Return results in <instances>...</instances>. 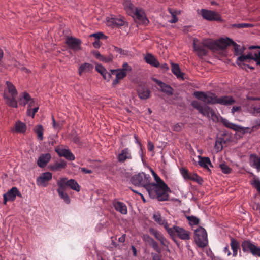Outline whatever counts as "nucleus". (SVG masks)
Segmentation results:
<instances>
[{
    "instance_id": "bb28decb",
    "label": "nucleus",
    "mask_w": 260,
    "mask_h": 260,
    "mask_svg": "<svg viewBox=\"0 0 260 260\" xmlns=\"http://www.w3.org/2000/svg\"><path fill=\"white\" fill-rule=\"evenodd\" d=\"M232 43H234V41L232 39L229 38L225 39L221 38L217 41V47L221 49H225L228 46L232 45Z\"/></svg>"
},
{
    "instance_id": "1a4fd4ad",
    "label": "nucleus",
    "mask_w": 260,
    "mask_h": 260,
    "mask_svg": "<svg viewBox=\"0 0 260 260\" xmlns=\"http://www.w3.org/2000/svg\"><path fill=\"white\" fill-rule=\"evenodd\" d=\"M151 181L150 176L143 172L135 175L131 178V181L133 184L135 186H142L144 188Z\"/></svg>"
},
{
    "instance_id": "13d9d810",
    "label": "nucleus",
    "mask_w": 260,
    "mask_h": 260,
    "mask_svg": "<svg viewBox=\"0 0 260 260\" xmlns=\"http://www.w3.org/2000/svg\"><path fill=\"white\" fill-rule=\"evenodd\" d=\"M121 71H123L125 73H126V71H130L132 70V68L129 66V64L127 63H124L122 65V69H120Z\"/></svg>"
},
{
    "instance_id": "9b49d317",
    "label": "nucleus",
    "mask_w": 260,
    "mask_h": 260,
    "mask_svg": "<svg viewBox=\"0 0 260 260\" xmlns=\"http://www.w3.org/2000/svg\"><path fill=\"white\" fill-rule=\"evenodd\" d=\"M200 14L204 19L208 21H221L222 20L219 14L213 11L203 9L201 10Z\"/></svg>"
},
{
    "instance_id": "7ed1b4c3",
    "label": "nucleus",
    "mask_w": 260,
    "mask_h": 260,
    "mask_svg": "<svg viewBox=\"0 0 260 260\" xmlns=\"http://www.w3.org/2000/svg\"><path fill=\"white\" fill-rule=\"evenodd\" d=\"M6 85L7 88L4 92V98L6 100V103L10 107L17 108L18 107V101L16 100L17 91L12 83L7 81Z\"/></svg>"
},
{
    "instance_id": "0eeeda50",
    "label": "nucleus",
    "mask_w": 260,
    "mask_h": 260,
    "mask_svg": "<svg viewBox=\"0 0 260 260\" xmlns=\"http://www.w3.org/2000/svg\"><path fill=\"white\" fill-rule=\"evenodd\" d=\"M194 241L197 245L201 248H204L208 245V240L207 233L205 229L201 226L194 231Z\"/></svg>"
},
{
    "instance_id": "c85d7f7f",
    "label": "nucleus",
    "mask_w": 260,
    "mask_h": 260,
    "mask_svg": "<svg viewBox=\"0 0 260 260\" xmlns=\"http://www.w3.org/2000/svg\"><path fill=\"white\" fill-rule=\"evenodd\" d=\"M114 207L117 211L122 214H126L127 213V207L125 204L121 202H115L114 203Z\"/></svg>"
},
{
    "instance_id": "052dcab7",
    "label": "nucleus",
    "mask_w": 260,
    "mask_h": 260,
    "mask_svg": "<svg viewBox=\"0 0 260 260\" xmlns=\"http://www.w3.org/2000/svg\"><path fill=\"white\" fill-rule=\"evenodd\" d=\"M252 185L256 188L260 193V181L259 180L255 179L253 181Z\"/></svg>"
},
{
    "instance_id": "4d7b16f0",
    "label": "nucleus",
    "mask_w": 260,
    "mask_h": 260,
    "mask_svg": "<svg viewBox=\"0 0 260 260\" xmlns=\"http://www.w3.org/2000/svg\"><path fill=\"white\" fill-rule=\"evenodd\" d=\"M232 45H233L234 52L236 54L238 53H241L242 52L240 49V46L236 44L234 42V43H232Z\"/></svg>"
},
{
    "instance_id": "f704fd0d",
    "label": "nucleus",
    "mask_w": 260,
    "mask_h": 260,
    "mask_svg": "<svg viewBox=\"0 0 260 260\" xmlns=\"http://www.w3.org/2000/svg\"><path fill=\"white\" fill-rule=\"evenodd\" d=\"M203 43L208 50H214L217 48V41H213L212 40H205L203 41Z\"/></svg>"
},
{
    "instance_id": "dca6fc26",
    "label": "nucleus",
    "mask_w": 260,
    "mask_h": 260,
    "mask_svg": "<svg viewBox=\"0 0 260 260\" xmlns=\"http://www.w3.org/2000/svg\"><path fill=\"white\" fill-rule=\"evenodd\" d=\"M248 105L247 110L249 113L253 115H256L260 113V104H257L254 101L258 99L256 98L248 97Z\"/></svg>"
},
{
    "instance_id": "f03ea898",
    "label": "nucleus",
    "mask_w": 260,
    "mask_h": 260,
    "mask_svg": "<svg viewBox=\"0 0 260 260\" xmlns=\"http://www.w3.org/2000/svg\"><path fill=\"white\" fill-rule=\"evenodd\" d=\"M123 5L127 13L132 16L137 22L144 25L148 24L149 20L143 9L136 7L130 1H125Z\"/></svg>"
},
{
    "instance_id": "393cba45",
    "label": "nucleus",
    "mask_w": 260,
    "mask_h": 260,
    "mask_svg": "<svg viewBox=\"0 0 260 260\" xmlns=\"http://www.w3.org/2000/svg\"><path fill=\"white\" fill-rule=\"evenodd\" d=\"M107 22L108 25L111 27H114L115 26H121L124 24V22L122 19L115 17L108 18Z\"/></svg>"
},
{
    "instance_id": "6ab92c4d",
    "label": "nucleus",
    "mask_w": 260,
    "mask_h": 260,
    "mask_svg": "<svg viewBox=\"0 0 260 260\" xmlns=\"http://www.w3.org/2000/svg\"><path fill=\"white\" fill-rule=\"evenodd\" d=\"M55 151L61 157H64L69 160H74L75 159L74 155L68 149L56 148Z\"/></svg>"
},
{
    "instance_id": "8fccbe9b",
    "label": "nucleus",
    "mask_w": 260,
    "mask_h": 260,
    "mask_svg": "<svg viewBox=\"0 0 260 260\" xmlns=\"http://www.w3.org/2000/svg\"><path fill=\"white\" fill-rule=\"evenodd\" d=\"M238 127L236 129V131L242 133L243 134L246 133H251L252 130L249 127H243L240 126L238 125Z\"/></svg>"
},
{
    "instance_id": "f257e3e1",
    "label": "nucleus",
    "mask_w": 260,
    "mask_h": 260,
    "mask_svg": "<svg viewBox=\"0 0 260 260\" xmlns=\"http://www.w3.org/2000/svg\"><path fill=\"white\" fill-rule=\"evenodd\" d=\"M148 192L149 197L152 199H157L159 201H165L168 200V191L169 188H165L160 184L151 183L150 181L144 188Z\"/></svg>"
},
{
    "instance_id": "6e6552de",
    "label": "nucleus",
    "mask_w": 260,
    "mask_h": 260,
    "mask_svg": "<svg viewBox=\"0 0 260 260\" xmlns=\"http://www.w3.org/2000/svg\"><path fill=\"white\" fill-rule=\"evenodd\" d=\"M193 96L199 100L204 102L207 104H216L218 102V96L212 92L206 93L203 91H195Z\"/></svg>"
},
{
    "instance_id": "412c9836",
    "label": "nucleus",
    "mask_w": 260,
    "mask_h": 260,
    "mask_svg": "<svg viewBox=\"0 0 260 260\" xmlns=\"http://www.w3.org/2000/svg\"><path fill=\"white\" fill-rule=\"evenodd\" d=\"M153 218L154 221L158 224L162 225L167 231V233L168 232V230L170 229L171 227L169 226V224L168 223L167 220L161 216V215L159 213L154 214L153 215Z\"/></svg>"
},
{
    "instance_id": "69168bd1",
    "label": "nucleus",
    "mask_w": 260,
    "mask_h": 260,
    "mask_svg": "<svg viewBox=\"0 0 260 260\" xmlns=\"http://www.w3.org/2000/svg\"><path fill=\"white\" fill-rule=\"evenodd\" d=\"M114 51L121 54H125V51L121 48L114 46Z\"/></svg>"
},
{
    "instance_id": "2eb2a0df",
    "label": "nucleus",
    "mask_w": 260,
    "mask_h": 260,
    "mask_svg": "<svg viewBox=\"0 0 260 260\" xmlns=\"http://www.w3.org/2000/svg\"><path fill=\"white\" fill-rule=\"evenodd\" d=\"M21 197V194L16 187H13L3 195L4 204L6 205L8 201H14L16 196Z\"/></svg>"
},
{
    "instance_id": "4be33fe9",
    "label": "nucleus",
    "mask_w": 260,
    "mask_h": 260,
    "mask_svg": "<svg viewBox=\"0 0 260 260\" xmlns=\"http://www.w3.org/2000/svg\"><path fill=\"white\" fill-rule=\"evenodd\" d=\"M145 62L152 67L158 68L160 63L156 57L151 53H147L144 57Z\"/></svg>"
},
{
    "instance_id": "2f4dec72",
    "label": "nucleus",
    "mask_w": 260,
    "mask_h": 260,
    "mask_svg": "<svg viewBox=\"0 0 260 260\" xmlns=\"http://www.w3.org/2000/svg\"><path fill=\"white\" fill-rule=\"evenodd\" d=\"M26 125L24 123L17 121L15 123L13 131L17 133H24L26 130Z\"/></svg>"
},
{
    "instance_id": "e433bc0d",
    "label": "nucleus",
    "mask_w": 260,
    "mask_h": 260,
    "mask_svg": "<svg viewBox=\"0 0 260 260\" xmlns=\"http://www.w3.org/2000/svg\"><path fill=\"white\" fill-rule=\"evenodd\" d=\"M221 122L227 128L236 131L238 127V125L230 122L226 119L221 118Z\"/></svg>"
},
{
    "instance_id": "338daca9",
    "label": "nucleus",
    "mask_w": 260,
    "mask_h": 260,
    "mask_svg": "<svg viewBox=\"0 0 260 260\" xmlns=\"http://www.w3.org/2000/svg\"><path fill=\"white\" fill-rule=\"evenodd\" d=\"M151 255L152 260H161V255L157 253H152Z\"/></svg>"
},
{
    "instance_id": "bf43d9fd",
    "label": "nucleus",
    "mask_w": 260,
    "mask_h": 260,
    "mask_svg": "<svg viewBox=\"0 0 260 260\" xmlns=\"http://www.w3.org/2000/svg\"><path fill=\"white\" fill-rule=\"evenodd\" d=\"M96 70L102 75L106 70V69L101 64H98L95 67Z\"/></svg>"
},
{
    "instance_id": "f3484780",
    "label": "nucleus",
    "mask_w": 260,
    "mask_h": 260,
    "mask_svg": "<svg viewBox=\"0 0 260 260\" xmlns=\"http://www.w3.org/2000/svg\"><path fill=\"white\" fill-rule=\"evenodd\" d=\"M152 80L159 86V88H158V90H160L168 96H171L173 94L174 89L170 85L166 84L165 83L156 78H152Z\"/></svg>"
},
{
    "instance_id": "c03bdc74",
    "label": "nucleus",
    "mask_w": 260,
    "mask_h": 260,
    "mask_svg": "<svg viewBox=\"0 0 260 260\" xmlns=\"http://www.w3.org/2000/svg\"><path fill=\"white\" fill-rule=\"evenodd\" d=\"M65 190H61L60 189H57V192L59 197L64 200L66 203L69 204L70 202V200L69 196L64 192Z\"/></svg>"
},
{
    "instance_id": "603ef678",
    "label": "nucleus",
    "mask_w": 260,
    "mask_h": 260,
    "mask_svg": "<svg viewBox=\"0 0 260 260\" xmlns=\"http://www.w3.org/2000/svg\"><path fill=\"white\" fill-rule=\"evenodd\" d=\"M169 11L172 16V19L169 20V22H170L171 23H174L177 22L178 21V18L176 15L175 12L173 11L171 9H169Z\"/></svg>"
},
{
    "instance_id": "6e6d98bb",
    "label": "nucleus",
    "mask_w": 260,
    "mask_h": 260,
    "mask_svg": "<svg viewBox=\"0 0 260 260\" xmlns=\"http://www.w3.org/2000/svg\"><path fill=\"white\" fill-rule=\"evenodd\" d=\"M90 37H94L96 39V40H99L100 39L102 38L103 37H104L105 36L102 32H98V33H94L90 35Z\"/></svg>"
},
{
    "instance_id": "3c124183",
    "label": "nucleus",
    "mask_w": 260,
    "mask_h": 260,
    "mask_svg": "<svg viewBox=\"0 0 260 260\" xmlns=\"http://www.w3.org/2000/svg\"><path fill=\"white\" fill-rule=\"evenodd\" d=\"M231 247L232 250L238 249L239 248V243L237 241L233 238H231Z\"/></svg>"
},
{
    "instance_id": "49530a36",
    "label": "nucleus",
    "mask_w": 260,
    "mask_h": 260,
    "mask_svg": "<svg viewBox=\"0 0 260 260\" xmlns=\"http://www.w3.org/2000/svg\"><path fill=\"white\" fill-rule=\"evenodd\" d=\"M219 167L222 172L225 174H229L231 173L232 169L225 163H221L219 165Z\"/></svg>"
},
{
    "instance_id": "cd10ccee",
    "label": "nucleus",
    "mask_w": 260,
    "mask_h": 260,
    "mask_svg": "<svg viewBox=\"0 0 260 260\" xmlns=\"http://www.w3.org/2000/svg\"><path fill=\"white\" fill-rule=\"evenodd\" d=\"M138 95L141 100H146L150 97L151 91L147 88L142 87L139 88L138 91Z\"/></svg>"
},
{
    "instance_id": "ddd939ff",
    "label": "nucleus",
    "mask_w": 260,
    "mask_h": 260,
    "mask_svg": "<svg viewBox=\"0 0 260 260\" xmlns=\"http://www.w3.org/2000/svg\"><path fill=\"white\" fill-rule=\"evenodd\" d=\"M180 173L184 179L186 180H192L200 184H202L203 182L202 178L199 175L195 173H189L188 170L184 168H182L180 169Z\"/></svg>"
},
{
    "instance_id": "5701e85b",
    "label": "nucleus",
    "mask_w": 260,
    "mask_h": 260,
    "mask_svg": "<svg viewBox=\"0 0 260 260\" xmlns=\"http://www.w3.org/2000/svg\"><path fill=\"white\" fill-rule=\"evenodd\" d=\"M235 102V100L231 96L225 95L218 98L217 104L222 105H232L234 104Z\"/></svg>"
},
{
    "instance_id": "a18cd8bd",
    "label": "nucleus",
    "mask_w": 260,
    "mask_h": 260,
    "mask_svg": "<svg viewBox=\"0 0 260 260\" xmlns=\"http://www.w3.org/2000/svg\"><path fill=\"white\" fill-rule=\"evenodd\" d=\"M149 232L152 235H153L158 240H159L160 238L163 237L162 234L160 232L157 231L152 228L149 229Z\"/></svg>"
},
{
    "instance_id": "72a5a7b5",
    "label": "nucleus",
    "mask_w": 260,
    "mask_h": 260,
    "mask_svg": "<svg viewBox=\"0 0 260 260\" xmlns=\"http://www.w3.org/2000/svg\"><path fill=\"white\" fill-rule=\"evenodd\" d=\"M93 69V66L88 63H84L81 64L79 68V74L80 76L84 72H88Z\"/></svg>"
},
{
    "instance_id": "9d476101",
    "label": "nucleus",
    "mask_w": 260,
    "mask_h": 260,
    "mask_svg": "<svg viewBox=\"0 0 260 260\" xmlns=\"http://www.w3.org/2000/svg\"><path fill=\"white\" fill-rule=\"evenodd\" d=\"M244 252H250L255 257H260V247L255 245L250 240H244L241 244Z\"/></svg>"
},
{
    "instance_id": "ea45409f",
    "label": "nucleus",
    "mask_w": 260,
    "mask_h": 260,
    "mask_svg": "<svg viewBox=\"0 0 260 260\" xmlns=\"http://www.w3.org/2000/svg\"><path fill=\"white\" fill-rule=\"evenodd\" d=\"M34 131L37 134L40 140H43V127L41 125H38L34 127Z\"/></svg>"
},
{
    "instance_id": "de8ad7c7",
    "label": "nucleus",
    "mask_w": 260,
    "mask_h": 260,
    "mask_svg": "<svg viewBox=\"0 0 260 260\" xmlns=\"http://www.w3.org/2000/svg\"><path fill=\"white\" fill-rule=\"evenodd\" d=\"M187 219L189 221L191 225H197L199 223V219L193 216H188L186 217Z\"/></svg>"
},
{
    "instance_id": "09e8293b",
    "label": "nucleus",
    "mask_w": 260,
    "mask_h": 260,
    "mask_svg": "<svg viewBox=\"0 0 260 260\" xmlns=\"http://www.w3.org/2000/svg\"><path fill=\"white\" fill-rule=\"evenodd\" d=\"M233 27H236L237 28H249L252 27L253 25L250 23H239V24H234L232 25Z\"/></svg>"
},
{
    "instance_id": "864d4df0",
    "label": "nucleus",
    "mask_w": 260,
    "mask_h": 260,
    "mask_svg": "<svg viewBox=\"0 0 260 260\" xmlns=\"http://www.w3.org/2000/svg\"><path fill=\"white\" fill-rule=\"evenodd\" d=\"M161 245L166 247L167 249L169 248V242L167 239L163 236L159 240Z\"/></svg>"
},
{
    "instance_id": "a878e982",
    "label": "nucleus",
    "mask_w": 260,
    "mask_h": 260,
    "mask_svg": "<svg viewBox=\"0 0 260 260\" xmlns=\"http://www.w3.org/2000/svg\"><path fill=\"white\" fill-rule=\"evenodd\" d=\"M198 158L199 159L198 164L204 169H208L209 171H210L208 168V166H210L211 167H213V165L210 158L208 157H202L201 156H199Z\"/></svg>"
},
{
    "instance_id": "f8f14e48",
    "label": "nucleus",
    "mask_w": 260,
    "mask_h": 260,
    "mask_svg": "<svg viewBox=\"0 0 260 260\" xmlns=\"http://www.w3.org/2000/svg\"><path fill=\"white\" fill-rule=\"evenodd\" d=\"M65 43L67 45L69 48L74 51H77L81 49V45L82 41L78 38L72 36H68L66 38Z\"/></svg>"
},
{
    "instance_id": "4468645a",
    "label": "nucleus",
    "mask_w": 260,
    "mask_h": 260,
    "mask_svg": "<svg viewBox=\"0 0 260 260\" xmlns=\"http://www.w3.org/2000/svg\"><path fill=\"white\" fill-rule=\"evenodd\" d=\"M193 47L194 51L199 57L205 56L208 53V49L206 48L203 42H199L197 39H193Z\"/></svg>"
},
{
    "instance_id": "e2e57ef3",
    "label": "nucleus",
    "mask_w": 260,
    "mask_h": 260,
    "mask_svg": "<svg viewBox=\"0 0 260 260\" xmlns=\"http://www.w3.org/2000/svg\"><path fill=\"white\" fill-rule=\"evenodd\" d=\"M36 105H38V104L36 103L34 100L31 98V100L28 103L27 108H32L35 107Z\"/></svg>"
},
{
    "instance_id": "7c9ffc66",
    "label": "nucleus",
    "mask_w": 260,
    "mask_h": 260,
    "mask_svg": "<svg viewBox=\"0 0 260 260\" xmlns=\"http://www.w3.org/2000/svg\"><path fill=\"white\" fill-rule=\"evenodd\" d=\"M31 100L30 95L27 92H23L20 94L18 102L21 106H25Z\"/></svg>"
},
{
    "instance_id": "c9c22d12",
    "label": "nucleus",
    "mask_w": 260,
    "mask_h": 260,
    "mask_svg": "<svg viewBox=\"0 0 260 260\" xmlns=\"http://www.w3.org/2000/svg\"><path fill=\"white\" fill-rule=\"evenodd\" d=\"M251 162L252 164V166L255 168L258 171H260V157L256 155H251Z\"/></svg>"
},
{
    "instance_id": "680f3d73",
    "label": "nucleus",
    "mask_w": 260,
    "mask_h": 260,
    "mask_svg": "<svg viewBox=\"0 0 260 260\" xmlns=\"http://www.w3.org/2000/svg\"><path fill=\"white\" fill-rule=\"evenodd\" d=\"M93 56L99 60L101 61V60L103 59V56L100 53L96 51H94L92 52Z\"/></svg>"
},
{
    "instance_id": "37998d69",
    "label": "nucleus",
    "mask_w": 260,
    "mask_h": 260,
    "mask_svg": "<svg viewBox=\"0 0 260 260\" xmlns=\"http://www.w3.org/2000/svg\"><path fill=\"white\" fill-rule=\"evenodd\" d=\"M152 174L154 177V180L157 182V184H160L165 188L168 187L167 185L164 182V181L157 175V174L153 171L151 170Z\"/></svg>"
},
{
    "instance_id": "0e129e2a",
    "label": "nucleus",
    "mask_w": 260,
    "mask_h": 260,
    "mask_svg": "<svg viewBox=\"0 0 260 260\" xmlns=\"http://www.w3.org/2000/svg\"><path fill=\"white\" fill-rule=\"evenodd\" d=\"M183 125L182 123H177L173 126V130L178 132L180 131Z\"/></svg>"
},
{
    "instance_id": "a211bd4d",
    "label": "nucleus",
    "mask_w": 260,
    "mask_h": 260,
    "mask_svg": "<svg viewBox=\"0 0 260 260\" xmlns=\"http://www.w3.org/2000/svg\"><path fill=\"white\" fill-rule=\"evenodd\" d=\"M52 178V174L50 172H45L42 173L37 179V184L39 186L46 187L47 183Z\"/></svg>"
},
{
    "instance_id": "5fc2aeb1",
    "label": "nucleus",
    "mask_w": 260,
    "mask_h": 260,
    "mask_svg": "<svg viewBox=\"0 0 260 260\" xmlns=\"http://www.w3.org/2000/svg\"><path fill=\"white\" fill-rule=\"evenodd\" d=\"M215 148L217 150H221L223 148L222 144V141L220 139H219L216 140V143L215 145Z\"/></svg>"
},
{
    "instance_id": "774afa93",
    "label": "nucleus",
    "mask_w": 260,
    "mask_h": 260,
    "mask_svg": "<svg viewBox=\"0 0 260 260\" xmlns=\"http://www.w3.org/2000/svg\"><path fill=\"white\" fill-rule=\"evenodd\" d=\"M102 76L103 77V78L105 79H106V80H109L111 77V75L110 73H108L107 72V71H106L103 74H102Z\"/></svg>"
},
{
    "instance_id": "58836bf2",
    "label": "nucleus",
    "mask_w": 260,
    "mask_h": 260,
    "mask_svg": "<svg viewBox=\"0 0 260 260\" xmlns=\"http://www.w3.org/2000/svg\"><path fill=\"white\" fill-rule=\"evenodd\" d=\"M147 239L149 240L150 244L153 247V248L157 252L161 253V249L159 247L158 244L150 236H147Z\"/></svg>"
},
{
    "instance_id": "aec40b11",
    "label": "nucleus",
    "mask_w": 260,
    "mask_h": 260,
    "mask_svg": "<svg viewBox=\"0 0 260 260\" xmlns=\"http://www.w3.org/2000/svg\"><path fill=\"white\" fill-rule=\"evenodd\" d=\"M132 158L131 153L128 148L123 149L117 156L118 160L120 162H124L125 160H129Z\"/></svg>"
},
{
    "instance_id": "39448f33",
    "label": "nucleus",
    "mask_w": 260,
    "mask_h": 260,
    "mask_svg": "<svg viewBox=\"0 0 260 260\" xmlns=\"http://www.w3.org/2000/svg\"><path fill=\"white\" fill-rule=\"evenodd\" d=\"M191 106L198 110L200 113L203 116L211 118L213 121H218V117L214 110L207 105H203L198 101H193L191 102Z\"/></svg>"
},
{
    "instance_id": "c756f323",
    "label": "nucleus",
    "mask_w": 260,
    "mask_h": 260,
    "mask_svg": "<svg viewBox=\"0 0 260 260\" xmlns=\"http://www.w3.org/2000/svg\"><path fill=\"white\" fill-rule=\"evenodd\" d=\"M67 166V162L64 160H61L60 161H57L53 165L50 166V169L52 171H60L64 169Z\"/></svg>"
},
{
    "instance_id": "79ce46f5",
    "label": "nucleus",
    "mask_w": 260,
    "mask_h": 260,
    "mask_svg": "<svg viewBox=\"0 0 260 260\" xmlns=\"http://www.w3.org/2000/svg\"><path fill=\"white\" fill-rule=\"evenodd\" d=\"M68 182H69V180H68L67 178H61L59 181H57V185L59 186L58 189L66 190L67 187H68Z\"/></svg>"
},
{
    "instance_id": "b1692460",
    "label": "nucleus",
    "mask_w": 260,
    "mask_h": 260,
    "mask_svg": "<svg viewBox=\"0 0 260 260\" xmlns=\"http://www.w3.org/2000/svg\"><path fill=\"white\" fill-rule=\"evenodd\" d=\"M51 159V155L49 153L42 154L39 157L37 164L41 168L45 167Z\"/></svg>"
},
{
    "instance_id": "20e7f679",
    "label": "nucleus",
    "mask_w": 260,
    "mask_h": 260,
    "mask_svg": "<svg viewBox=\"0 0 260 260\" xmlns=\"http://www.w3.org/2000/svg\"><path fill=\"white\" fill-rule=\"evenodd\" d=\"M251 60H254L256 62L257 65L260 66V51L257 50L247 55H242L239 56L237 58V63L242 68H244L245 70H247V68L253 70L254 67L244 63V62H250Z\"/></svg>"
},
{
    "instance_id": "a19ab883",
    "label": "nucleus",
    "mask_w": 260,
    "mask_h": 260,
    "mask_svg": "<svg viewBox=\"0 0 260 260\" xmlns=\"http://www.w3.org/2000/svg\"><path fill=\"white\" fill-rule=\"evenodd\" d=\"M68 187H70L72 189L77 191H79L80 190V187L78 183L75 180L72 179L69 180Z\"/></svg>"
},
{
    "instance_id": "423d86ee",
    "label": "nucleus",
    "mask_w": 260,
    "mask_h": 260,
    "mask_svg": "<svg viewBox=\"0 0 260 260\" xmlns=\"http://www.w3.org/2000/svg\"><path fill=\"white\" fill-rule=\"evenodd\" d=\"M168 234L170 235L172 239L177 243L176 237H178L182 240H188L191 238V232L177 225H174L171 227L168 230Z\"/></svg>"
},
{
    "instance_id": "473e14b6",
    "label": "nucleus",
    "mask_w": 260,
    "mask_h": 260,
    "mask_svg": "<svg viewBox=\"0 0 260 260\" xmlns=\"http://www.w3.org/2000/svg\"><path fill=\"white\" fill-rule=\"evenodd\" d=\"M172 72L178 79H183L184 74L180 71V68L177 64L172 63Z\"/></svg>"
},
{
    "instance_id": "4c0bfd02",
    "label": "nucleus",
    "mask_w": 260,
    "mask_h": 260,
    "mask_svg": "<svg viewBox=\"0 0 260 260\" xmlns=\"http://www.w3.org/2000/svg\"><path fill=\"white\" fill-rule=\"evenodd\" d=\"M112 74H115L116 78L119 80H121L126 76L127 73L121 71V69L111 70Z\"/></svg>"
}]
</instances>
